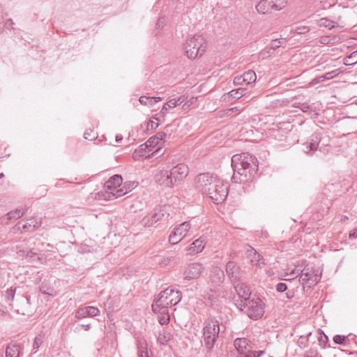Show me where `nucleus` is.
Wrapping results in <instances>:
<instances>
[{"instance_id":"19","label":"nucleus","mask_w":357,"mask_h":357,"mask_svg":"<svg viewBox=\"0 0 357 357\" xmlns=\"http://www.w3.org/2000/svg\"><path fill=\"white\" fill-rule=\"evenodd\" d=\"M239 297L243 299L241 301L240 303L243 304L249 300L251 291L250 288L244 283H239L238 282L233 283Z\"/></svg>"},{"instance_id":"39","label":"nucleus","mask_w":357,"mask_h":357,"mask_svg":"<svg viewBox=\"0 0 357 357\" xmlns=\"http://www.w3.org/2000/svg\"><path fill=\"white\" fill-rule=\"evenodd\" d=\"M357 63V50L352 52L349 56L344 59V63L347 66L354 65Z\"/></svg>"},{"instance_id":"62","label":"nucleus","mask_w":357,"mask_h":357,"mask_svg":"<svg viewBox=\"0 0 357 357\" xmlns=\"http://www.w3.org/2000/svg\"><path fill=\"white\" fill-rule=\"evenodd\" d=\"M320 77L321 78L322 82H324L326 80H328V79L327 76L326 75V74L322 75Z\"/></svg>"},{"instance_id":"54","label":"nucleus","mask_w":357,"mask_h":357,"mask_svg":"<svg viewBox=\"0 0 357 357\" xmlns=\"http://www.w3.org/2000/svg\"><path fill=\"white\" fill-rule=\"evenodd\" d=\"M319 42L321 44L327 45L331 43V38L328 36H322L320 38Z\"/></svg>"},{"instance_id":"61","label":"nucleus","mask_w":357,"mask_h":357,"mask_svg":"<svg viewBox=\"0 0 357 357\" xmlns=\"http://www.w3.org/2000/svg\"><path fill=\"white\" fill-rule=\"evenodd\" d=\"M122 139H123V137L121 135H117L116 136V142H120L121 140H122Z\"/></svg>"},{"instance_id":"40","label":"nucleus","mask_w":357,"mask_h":357,"mask_svg":"<svg viewBox=\"0 0 357 357\" xmlns=\"http://www.w3.org/2000/svg\"><path fill=\"white\" fill-rule=\"evenodd\" d=\"M154 116H152L149 119V122L147 123V130H150V129L155 130V129H156L159 126L160 123L162 122V121H158V120L154 119L153 118Z\"/></svg>"},{"instance_id":"3","label":"nucleus","mask_w":357,"mask_h":357,"mask_svg":"<svg viewBox=\"0 0 357 357\" xmlns=\"http://www.w3.org/2000/svg\"><path fill=\"white\" fill-rule=\"evenodd\" d=\"M181 300V293L171 287L162 291L152 303L153 311H160L161 309H167L174 306Z\"/></svg>"},{"instance_id":"57","label":"nucleus","mask_w":357,"mask_h":357,"mask_svg":"<svg viewBox=\"0 0 357 357\" xmlns=\"http://www.w3.org/2000/svg\"><path fill=\"white\" fill-rule=\"evenodd\" d=\"M82 327L85 331H89L91 328V324H82Z\"/></svg>"},{"instance_id":"58","label":"nucleus","mask_w":357,"mask_h":357,"mask_svg":"<svg viewBox=\"0 0 357 357\" xmlns=\"http://www.w3.org/2000/svg\"><path fill=\"white\" fill-rule=\"evenodd\" d=\"M132 182H130L128 184L125 183V185L123 186H122L121 188H123L124 189V190H126V188H128V187H132Z\"/></svg>"},{"instance_id":"11","label":"nucleus","mask_w":357,"mask_h":357,"mask_svg":"<svg viewBox=\"0 0 357 357\" xmlns=\"http://www.w3.org/2000/svg\"><path fill=\"white\" fill-rule=\"evenodd\" d=\"M188 167L183 163L178 164L169 171V176L173 183V187L182 181L188 174Z\"/></svg>"},{"instance_id":"14","label":"nucleus","mask_w":357,"mask_h":357,"mask_svg":"<svg viewBox=\"0 0 357 357\" xmlns=\"http://www.w3.org/2000/svg\"><path fill=\"white\" fill-rule=\"evenodd\" d=\"M205 268L202 264L194 262L190 264L184 271V278L188 280L199 278L204 272Z\"/></svg>"},{"instance_id":"32","label":"nucleus","mask_w":357,"mask_h":357,"mask_svg":"<svg viewBox=\"0 0 357 357\" xmlns=\"http://www.w3.org/2000/svg\"><path fill=\"white\" fill-rule=\"evenodd\" d=\"M243 75L246 85L253 84L256 82L257 75L255 71L252 70L245 72Z\"/></svg>"},{"instance_id":"22","label":"nucleus","mask_w":357,"mask_h":357,"mask_svg":"<svg viewBox=\"0 0 357 357\" xmlns=\"http://www.w3.org/2000/svg\"><path fill=\"white\" fill-rule=\"evenodd\" d=\"M206 245V239L204 237H200L190 244L188 250L190 254H197L201 252Z\"/></svg>"},{"instance_id":"25","label":"nucleus","mask_w":357,"mask_h":357,"mask_svg":"<svg viewBox=\"0 0 357 357\" xmlns=\"http://www.w3.org/2000/svg\"><path fill=\"white\" fill-rule=\"evenodd\" d=\"M301 269L294 268L292 269L287 268L284 273L281 275V279L284 280H291L298 276H301Z\"/></svg>"},{"instance_id":"59","label":"nucleus","mask_w":357,"mask_h":357,"mask_svg":"<svg viewBox=\"0 0 357 357\" xmlns=\"http://www.w3.org/2000/svg\"><path fill=\"white\" fill-rule=\"evenodd\" d=\"M153 99L154 100L155 102H158L161 100V98L160 97H153V98H151V100H153Z\"/></svg>"},{"instance_id":"30","label":"nucleus","mask_w":357,"mask_h":357,"mask_svg":"<svg viewBox=\"0 0 357 357\" xmlns=\"http://www.w3.org/2000/svg\"><path fill=\"white\" fill-rule=\"evenodd\" d=\"M137 350L139 357H151L149 354L147 343L145 340H141L138 342Z\"/></svg>"},{"instance_id":"9","label":"nucleus","mask_w":357,"mask_h":357,"mask_svg":"<svg viewBox=\"0 0 357 357\" xmlns=\"http://www.w3.org/2000/svg\"><path fill=\"white\" fill-rule=\"evenodd\" d=\"M159 142L156 140L155 137H150L144 144H142L137 150L133 154V158L135 160H139L138 157L142 158H150L153 155L155 152L159 151L158 149L155 151H152L151 148H154Z\"/></svg>"},{"instance_id":"21","label":"nucleus","mask_w":357,"mask_h":357,"mask_svg":"<svg viewBox=\"0 0 357 357\" xmlns=\"http://www.w3.org/2000/svg\"><path fill=\"white\" fill-rule=\"evenodd\" d=\"M25 213L24 209L17 208L15 211L8 212L1 218V222L5 224H8L11 220H15L21 218Z\"/></svg>"},{"instance_id":"1","label":"nucleus","mask_w":357,"mask_h":357,"mask_svg":"<svg viewBox=\"0 0 357 357\" xmlns=\"http://www.w3.org/2000/svg\"><path fill=\"white\" fill-rule=\"evenodd\" d=\"M196 189L206 195L215 204L222 203L228 195V185L216 176L203 173L196 177Z\"/></svg>"},{"instance_id":"36","label":"nucleus","mask_w":357,"mask_h":357,"mask_svg":"<svg viewBox=\"0 0 357 357\" xmlns=\"http://www.w3.org/2000/svg\"><path fill=\"white\" fill-rule=\"evenodd\" d=\"M44 339H45L44 334L40 333L36 336V337L34 338V340H33V353H36L38 351V349L40 348V347L43 343Z\"/></svg>"},{"instance_id":"13","label":"nucleus","mask_w":357,"mask_h":357,"mask_svg":"<svg viewBox=\"0 0 357 357\" xmlns=\"http://www.w3.org/2000/svg\"><path fill=\"white\" fill-rule=\"evenodd\" d=\"M321 278V273L318 270H314L313 268H305L301 270V274L300 276V281L303 283H307L309 286L316 284Z\"/></svg>"},{"instance_id":"28","label":"nucleus","mask_w":357,"mask_h":357,"mask_svg":"<svg viewBox=\"0 0 357 357\" xmlns=\"http://www.w3.org/2000/svg\"><path fill=\"white\" fill-rule=\"evenodd\" d=\"M190 228V222L186 221L179 225V226L175 228L174 231L176 232V234H178L180 238H183L186 236Z\"/></svg>"},{"instance_id":"37","label":"nucleus","mask_w":357,"mask_h":357,"mask_svg":"<svg viewBox=\"0 0 357 357\" xmlns=\"http://www.w3.org/2000/svg\"><path fill=\"white\" fill-rule=\"evenodd\" d=\"M246 91V89L239 88L235 90H231L229 91V94L233 98L239 99L245 95Z\"/></svg>"},{"instance_id":"50","label":"nucleus","mask_w":357,"mask_h":357,"mask_svg":"<svg viewBox=\"0 0 357 357\" xmlns=\"http://www.w3.org/2000/svg\"><path fill=\"white\" fill-rule=\"evenodd\" d=\"M287 289V284L283 282H280L276 285V290L278 292H284Z\"/></svg>"},{"instance_id":"7","label":"nucleus","mask_w":357,"mask_h":357,"mask_svg":"<svg viewBox=\"0 0 357 357\" xmlns=\"http://www.w3.org/2000/svg\"><path fill=\"white\" fill-rule=\"evenodd\" d=\"M238 307L241 310H243L244 308H247V314L252 319L260 318L264 312V304L262 301L259 298L248 300L243 304L238 303Z\"/></svg>"},{"instance_id":"16","label":"nucleus","mask_w":357,"mask_h":357,"mask_svg":"<svg viewBox=\"0 0 357 357\" xmlns=\"http://www.w3.org/2000/svg\"><path fill=\"white\" fill-rule=\"evenodd\" d=\"M99 314L100 310L98 307L93 306H86L77 310L75 317L77 319H82L88 317H94Z\"/></svg>"},{"instance_id":"26","label":"nucleus","mask_w":357,"mask_h":357,"mask_svg":"<svg viewBox=\"0 0 357 357\" xmlns=\"http://www.w3.org/2000/svg\"><path fill=\"white\" fill-rule=\"evenodd\" d=\"M321 141L320 135L318 133H314L310 137V142L307 144V150L306 153L310 152V151H315L317 149L319 144Z\"/></svg>"},{"instance_id":"23","label":"nucleus","mask_w":357,"mask_h":357,"mask_svg":"<svg viewBox=\"0 0 357 357\" xmlns=\"http://www.w3.org/2000/svg\"><path fill=\"white\" fill-rule=\"evenodd\" d=\"M167 208L168 207L166 206H160L151 211L155 220V222L163 218L167 219L169 217V214L167 213Z\"/></svg>"},{"instance_id":"5","label":"nucleus","mask_w":357,"mask_h":357,"mask_svg":"<svg viewBox=\"0 0 357 357\" xmlns=\"http://www.w3.org/2000/svg\"><path fill=\"white\" fill-rule=\"evenodd\" d=\"M202 333L204 346L208 351H211L214 347L220 333V324L218 321L213 319L206 320L204 323Z\"/></svg>"},{"instance_id":"48","label":"nucleus","mask_w":357,"mask_h":357,"mask_svg":"<svg viewBox=\"0 0 357 357\" xmlns=\"http://www.w3.org/2000/svg\"><path fill=\"white\" fill-rule=\"evenodd\" d=\"M165 23H166V20H165V17H160L156 22L155 28L157 29H162L164 27V26L165 25Z\"/></svg>"},{"instance_id":"10","label":"nucleus","mask_w":357,"mask_h":357,"mask_svg":"<svg viewBox=\"0 0 357 357\" xmlns=\"http://www.w3.org/2000/svg\"><path fill=\"white\" fill-rule=\"evenodd\" d=\"M185 100V96H181L179 97L172 98L164 104L160 112L155 115L153 117L158 121H165V117L167 114L169 109H173L176 106L180 105Z\"/></svg>"},{"instance_id":"45","label":"nucleus","mask_w":357,"mask_h":357,"mask_svg":"<svg viewBox=\"0 0 357 357\" xmlns=\"http://www.w3.org/2000/svg\"><path fill=\"white\" fill-rule=\"evenodd\" d=\"M183 238H180L178 234H176V232L173 231L172 234L169 235V241L172 244H176L180 242Z\"/></svg>"},{"instance_id":"47","label":"nucleus","mask_w":357,"mask_h":357,"mask_svg":"<svg viewBox=\"0 0 357 357\" xmlns=\"http://www.w3.org/2000/svg\"><path fill=\"white\" fill-rule=\"evenodd\" d=\"M233 82H234V84L235 85H243V84H245V82L244 77H243V75H238V76H236L234 78V81Z\"/></svg>"},{"instance_id":"2","label":"nucleus","mask_w":357,"mask_h":357,"mask_svg":"<svg viewBox=\"0 0 357 357\" xmlns=\"http://www.w3.org/2000/svg\"><path fill=\"white\" fill-rule=\"evenodd\" d=\"M231 167L234 171L232 180L240 183L251 181L258 169L257 158L246 153L233 155Z\"/></svg>"},{"instance_id":"60","label":"nucleus","mask_w":357,"mask_h":357,"mask_svg":"<svg viewBox=\"0 0 357 357\" xmlns=\"http://www.w3.org/2000/svg\"><path fill=\"white\" fill-rule=\"evenodd\" d=\"M241 109L240 107H235L230 108L228 111H229H229L233 112V111H241Z\"/></svg>"},{"instance_id":"33","label":"nucleus","mask_w":357,"mask_h":357,"mask_svg":"<svg viewBox=\"0 0 357 357\" xmlns=\"http://www.w3.org/2000/svg\"><path fill=\"white\" fill-rule=\"evenodd\" d=\"M6 357H20V347L17 345L8 346L6 350Z\"/></svg>"},{"instance_id":"6","label":"nucleus","mask_w":357,"mask_h":357,"mask_svg":"<svg viewBox=\"0 0 357 357\" xmlns=\"http://www.w3.org/2000/svg\"><path fill=\"white\" fill-rule=\"evenodd\" d=\"M122 177L116 174L112 176L105 184L106 192L109 194L108 198H118L134 189L137 184L135 181L132 183V187H128L126 190L121 188Z\"/></svg>"},{"instance_id":"49","label":"nucleus","mask_w":357,"mask_h":357,"mask_svg":"<svg viewBox=\"0 0 357 357\" xmlns=\"http://www.w3.org/2000/svg\"><path fill=\"white\" fill-rule=\"evenodd\" d=\"M15 292V289H13L12 288H10L6 291V296L7 297V299L8 301H12L14 298Z\"/></svg>"},{"instance_id":"41","label":"nucleus","mask_w":357,"mask_h":357,"mask_svg":"<svg viewBox=\"0 0 357 357\" xmlns=\"http://www.w3.org/2000/svg\"><path fill=\"white\" fill-rule=\"evenodd\" d=\"M84 137L85 139L92 141L97 137V132L93 129L89 128L84 132Z\"/></svg>"},{"instance_id":"24","label":"nucleus","mask_w":357,"mask_h":357,"mask_svg":"<svg viewBox=\"0 0 357 357\" xmlns=\"http://www.w3.org/2000/svg\"><path fill=\"white\" fill-rule=\"evenodd\" d=\"M210 278L211 282L215 284L222 283L225 278L223 271L218 267L214 268L211 272Z\"/></svg>"},{"instance_id":"29","label":"nucleus","mask_w":357,"mask_h":357,"mask_svg":"<svg viewBox=\"0 0 357 357\" xmlns=\"http://www.w3.org/2000/svg\"><path fill=\"white\" fill-rule=\"evenodd\" d=\"M158 314V321L161 325L167 324L169 321V314L167 309H161L160 311H153Z\"/></svg>"},{"instance_id":"38","label":"nucleus","mask_w":357,"mask_h":357,"mask_svg":"<svg viewBox=\"0 0 357 357\" xmlns=\"http://www.w3.org/2000/svg\"><path fill=\"white\" fill-rule=\"evenodd\" d=\"M318 25L320 27H326L328 28L329 29H332L335 27L334 22L325 17L319 20Z\"/></svg>"},{"instance_id":"51","label":"nucleus","mask_w":357,"mask_h":357,"mask_svg":"<svg viewBox=\"0 0 357 357\" xmlns=\"http://www.w3.org/2000/svg\"><path fill=\"white\" fill-rule=\"evenodd\" d=\"M321 82H323L322 80H321V78L320 76L319 77H317L314 79H312L310 83H309V86H315L317 84H318L319 83H321Z\"/></svg>"},{"instance_id":"34","label":"nucleus","mask_w":357,"mask_h":357,"mask_svg":"<svg viewBox=\"0 0 357 357\" xmlns=\"http://www.w3.org/2000/svg\"><path fill=\"white\" fill-rule=\"evenodd\" d=\"M20 256L24 257L26 258H30V259H36L38 261H41L42 257H39L36 252H33L32 250L25 251V250H19L17 252Z\"/></svg>"},{"instance_id":"56","label":"nucleus","mask_w":357,"mask_h":357,"mask_svg":"<svg viewBox=\"0 0 357 357\" xmlns=\"http://www.w3.org/2000/svg\"><path fill=\"white\" fill-rule=\"evenodd\" d=\"M349 238H357V228L354 229V230H352L350 234H349Z\"/></svg>"},{"instance_id":"55","label":"nucleus","mask_w":357,"mask_h":357,"mask_svg":"<svg viewBox=\"0 0 357 357\" xmlns=\"http://www.w3.org/2000/svg\"><path fill=\"white\" fill-rule=\"evenodd\" d=\"M310 105L305 102L301 104V106H300V109L304 112H307L308 109H310Z\"/></svg>"},{"instance_id":"63","label":"nucleus","mask_w":357,"mask_h":357,"mask_svg":"<svg viewBox=\"0 0 357 357\" xmlns=\"http://www.w3.org/2000/svg\"><path fill=\"white\" fill-rule=\"evenodd\" d=\"M317 353H315V354L312 353L311 356H310L309 354H306L305 357H317Z\"/></svg>"},{"instance_id":"4","label":"nucleus","mask_w":357,"mask_h":357,"mask_svg":"<svg viewBox=\"0 0 357 357\" xmlns=\"http://www.w3.org/2000/svg\"><path fill=\"white\" fill-rule=\"evenodd\" d=\"M207 43L204 36L199 34L188 36L183 44L185 55L190 59L199 58L204 55Z\"/></svg>"},{"instance_id":"8","label":"nucleus","mask_w":357,"mask_h":357,"mask_svg":"<svg viewBox=\"0 0 357 357\" xmlns=\"http://www.w3.org/2000/svg\"><path fill=\"white\" fill-rule=\"evenodd\" d=\"M287 0H260L256 5V10L260 14H268L273 10L279 11L286 7Z\"/></svg>"},{"instance_id":"44","label":"nucleus","mask_w":357,"mask_h":357,"mask_svg":"<svg viewBox=\"0 0 357 357\" xmlns=\"http://www.w3.org/2000/svg\"><path fill=\"white\" fill-rule=\"evenodd\" d=\"M139 102L143 105L153 106L154 102L151 100V98L142 96L139 99Z\"/></svg>"},{"instance_id":"20","label":"nucleus","mask_w":357,"mask_h":357,"mask_svg":"<svg viewBox=\"0 0 357 357\" xmlns=\"http://www.w3.org/2000/svg\"><path fill=\"white\" fill-rule=\"evenodd\" d=\"M234 345L241 354L248 352L249 349H252L251 344L246 338H236L234 342Z\"/></svg>"},{"instance_id":"64","label":"nucleus","mask_w":357,"mask_h":357,"mask_svg":"<svg viewBox=\"0 0 357 357\" xmlns=\"http://www.w3.org/2000/svg\"><path fill=\"white\" fill-rule=\"evenodd\" d=\"M207 298H208V300H210V301H213V298H211V296H208Z\"/></svg>"},{"instance_id":"42","label":"nucleus","mask_w":357,"mask_h":357,"mask_svg":"<svg viewBox=\"0 0 357 357\" xmlns=\"http://www.w3.org/2000/svg\"><path fill=\"white\" fill-rule=\"evenodd\" d=\"M310 29L307 26H298L291 31L294 33L305 34L310 31Z\"/></svg>"},{"instance_id":"17","label":"nucleus","mask_w":357,"mask_h":357,"mask_svg":"<svg viewBox=\"0 0 357 357\" xmlns=\"http://www.w3.org/2000/svg\"><path fill=\"white\" fill-rule=\"evenodd\" d=\"M155 180L161 185L165 187L172 188L173 183L169 176V171L165 168L160 169L155 175Z\"/></svg>"},{"instance_id":"35","label":"nucleus","mask_w":357,"mask_h":357,"mask_svg":"<svg viewBox=\"0 0 357 357\" xmlns=\"http://www.w3.org/2000/svg\"><path fill=\"white\" fill-rule=\"evenodd\" d=\"M155 223V220L152 212L145 215L141 220V224L144 227H151Z\"/></svg>"},{"instance_id":"52","label":"nucleus","mask_w":357,"mask_h":357,"mask_svg":"<svg viewBox=\"0 0 357 357\" xmlns=\"http://www.w3.org/2000/svg\"><path fill=\"white\" fill-rule=\"evenodd\" d=\"M154 137H155L156 140L158 142H160L161 141L165 140V139L166 137V133L163 132H160L157 133Z\"/></svg>"},{"instance_id":"18","label":"nucleus","mask_w":357,"mask_h":357,"mask_svg":"<svg viewBox=\"0 0 357 357\" xmlns=\"http://www.w3.org/2000/svg\"><path fill=\"white\" fill-rule=\"evenodd\" d=\"M226 273L233 283L239 281L241 278L240 267L234 261H229L226 265Z\"/></svg>"},{"instance_id":"12","label":"nucleus","mask_w":357,"mask_h":357,"mask_svg":"<svg viewBox=\"0 0 357 357\" xmlns=\"http://www.w3.org/2000/svg\"><path fill=\"white\" fill-rule=\"evenodd\" d=\"M41 222L35 218L21 220L13 227V233L33 231L40 227Z\"/></svg>"},{"instance_id":"53","label":"nucleus","mask_w":357,"mask_h":357,"mask_svg":"<svg viewBox=\"0 0 357 357\" xmlns=\"http://www.w3.org/2000/svg\"><path fill=\"white\" fill-rule=\"evenodd\" d=\"M325 74L327 76L328 79H331L336 77L337 75H338L339 72H338V70H333L331 72L326 73Z\"/></svg>"},{"instance_id":"43","label":"nucleus","mask_w":357,"mask_h":357,"mask_svg":"<svg viewBox=\"0 0 357 357\" xmlns=\"http://www.w3.org/2000/svg\"><path fill=\"white\" fill-rule=\"evenodd\" d=\"M264 354L263 351H252L251 349H249L248 352H245V354H242L241 355H243V357H261V356Z\"/></svg>"},{"instance_id":"15","label":"nucleus","mask_w":357,"mask_h":357,"mask_svg":"<svg viewBox=\"0 0 357 357\" xmlns=\"http://www.w3.org/2000/svg\"><path fill=\"white\" fill-rule=\"evenodd\" d=\"M246 254L252 266L261 268L265 265V260L263 257L251 246H248Z\"/></svg>"},{"instance_id":"46","label":"nucleus","mask_w":357,"mask_h":357,"mask_svg":"<svg viewBox=\"0 0 357 357\" xmlns=\"http://www.w3.org/2000/svg\"><path fill=\"white\" fill-rule=\"evenodd\" d=\"M347 339V336L336 335L333 337V341L335 344H343L344 341Z\"/></svg>"},{"instance_id":"31","label":"nucleus","mask_w":357,"mask_h":357,"mask_svg":"<svg viewBox=\"0 0 357 357\" xmlns=\"http://www.w3.org/2000/svg\"><path fill=\"white\" fill-rule=\"evenodd\" d=\"M172 337V335L171 333L166 331V330H162V331L160 332L158 336V342L160 344H166L171 339Z\"/></svg>"},{"instance_id":"27","label":"nucleus","mask_w":357,"mask_h":357,"mask_svg":"<svg viewBox=\"0 0 357 357\" xmlns=\"http://www.w3.org/2000/svg\"><path fill=\"white\" fill-rule=\"evenodd\" d=\"M282 40H283V39H276L272 40L269 45V47H267L262 52L261 54L263 55V57L270 56L271 54H273L275 50L281 46L282 43Z\"/></svg>"}]
</instances>
